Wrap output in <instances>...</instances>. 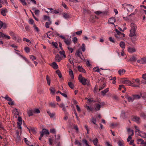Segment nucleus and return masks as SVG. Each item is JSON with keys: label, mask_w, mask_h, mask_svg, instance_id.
<instances>
[{"label": "nucleus", "mask_w": 146, "mask_h": 146, "mask_svg": "<svg viewBox=\"0 0 146 146\" xmlns=\"http://www.w3.org/2000/svg\"><path fill=\"white\" fill-rule=\"evenodd\" d=\"M130 27L131 29L130 31V33L129 36L130 37L135 36L136 35L135 32L137 28L136 25L134 23H132L130 25Z\"/></svg>", "instance_id": "1"}, {"label": "nucleus", "mask_w": 146, "mask_h": 146, "mask_svg": "<svg viewBox=\"0 0 146 146\" xmlns=\"http://www.w3.org/2000/svg\"><path fill=\"white\" fill-rule=\"evenodd\" d=\"M122 7L124 10L126 9L128 12L132 11L134 7L130 4L125 3L122 5Z\"/></svg>", "instance_id": "2"}, {"label": "nucleus", "mask_w": 146, "mask_h": 146, "mask_svg": "<svg viewBox=\"0 0 146 146\" xmlns=\"http://www.w3.org/2000/svg\"><path fill=\"white\" fill-rule=\"evenodd\" d=\"M78 79L79 82L84 85H86L87 84V82H88V79L85 78L84 77H82V75L81 74L79 75L78 77Z\"/></svg>", "instance_id": "3"}, {"label": "nucleus", "mask_w": 146, "mask_h": 146, "mask_svg": "<svg viewBox=\"0 0 146 146\" xmlns=\"http://www.w3.org/2000/svg\"><path fill=\"white\" fill-rule=\"evenodd\" d=\"M75 55L76 56L80 57L83 61H85V59L83 56L82 53L81 51H80V49H78L76 50Z\"/></svg>", "instance_id": "4"}, {"label": "nucleus", "mask_w": 146, "mask_h": 146, "mask_svg": "<svg viewBox=\"0 0 146 146\" xmlns=\"http://www.w3.org/2000/svg\"><path fill=\"white\" fill-rule=\"evenodd\" d=\"M122 82L123 84L128 86H131L133 84L132 82L127 79H123L122 80Z\"/></svg>", "instance_id": "5"}, {"label": "nucleus", "mask_w": 146, "mask_h": 146, "mask_svg": "<svg viewBox=\"0 0 146 146\" xmlns=\"http://www.w3.org/2000/svg\"><path fill=\"white\" fill-rule=\"evenodd\" d=\"M18 121L17 122V125H18V129H21V125L22 124V118L21 117H18Z\"/></svg>", "instance_id": "6"}, {"label": "nucleus", "mask_w": 146, "mask_h": 146, "mask_svg": "<svg viewBox=\"0 0 146 146\" xmlns=\"http://www.w3.org/2000/svg\"><path fill=\"white\" fill-rule=\"evenodd\" d=\"M59 107L60 108H62V110L66 114L67 113V112L66 111V107H68V106H66L65 107L63 103H61L59 105Z\"/></svg>", "instance_id": "7"}, {"label": "nucleus", "mask_w": 146, "mask_h": 146, "mask_svg": "<svg viewBox=\"0 0 146 146\" xmlns=\"http://www.w3.org/2000/svg\"><path fill=\"white\" fill-rule=\"evenodd\" d=\"M0 37L6 39H11V37L8 35H7L6 34L3 33L1 32H0Z\"/></svg>", "instance_id": "8"}, {"label": "nucleus", "mask_w": 146, "mask_h": 146, "mask_svg": "<svg viewBox=\"0 0 146 146\" xmlns=\"http://www.w3.org/2000/svg\"><path fill=\"white\" fill-rule=\"evenodd\" d=\"M133 120L137 123H139L140 122V118L137 116H134L133 118Z\"/></svg>", "instance_id": "9"}, {"label": "nucleus", "mask_w": 146, "mask_h": 146, "mask_svg": "<svg viewBox=\"0 0 146 146\" xmlns=\"http://www.w3.org/2000/svg\"><path fill=\"white\" fill-rule=\"evenodd\" d=\"M115 36L118 38H120L124 37L125 36V35L124 34L121 32V34H120L119 33L117 34H115Z\"/></svg>", "instance_id": "10"}, {"label": "nucleus", "mask_w": 146, "mask_h": 146, "mask_svg": "<svg viewBox=\"0 0 146 146\" xmlns=\"http://www.w3.org/2000/svg\"><path fill=\"white\" fill-rule=\"evenodd\" d=\"M116 19L115 17H112L109 19L108 22L110 24L113 25Z\"/></svg>", "instance_id": "11"}, {"label": "nucleus", "mask_w": 146, "mask_h": 146, "mask_svg": "<svg viewBox=\"0 0 146 146\" xmlns=\"http://www.w3.org/2000/svg\"><path fill=\"white\" fill-rule=\"evenodd\" d=\"M55 59L56 61L58 62H60L62 60L61 57L60 56V55L58 54H57L56 55Z\"/></svg>", "instance_id": "12"}, {"label": "nucleus", "mask_w": 146, "mask_h": 146, "mask_svg": "<svg viewBox=\"0 0 146 146\" xmlns=\"http://www.w3.org/2000/svg\"><path fill=\"white\" fill-rule=\"evenodd\" d=\"M47 113L51 118H53L55 115V113L54 112L51 113L50 111H47Z\"/></svg>", "instance_id": "13"}, {"label": "nucleus", "mask_w": 146, "mask_h": 146, "mask_svg": "<svg viewBox=\"0 0 146 146\" xmlns=\"http://www.w3.org/2000/svg\"><path fill=\"white\" fill-rule=\"evenodd\" d=\"M125 98L127 99L128 101L129 102H133V101L134 100L133 99V95L132 96H125Z\"/></svg>", "instance_id": "14"}, {"label": "nucleus", "mask_w": 146, "mask_h": 146, "mask_svg": "<svg viewBox=\"0 0 146 146\" xmlns=\"http://www.w3.org/2000/svg\"><path fill=\"white\" fill-rule=\"evenodd\" d=\"M92 142L95 146H100V145H98L97 143H98V141L97 138H96L94 139L93 140Z\"/></svg>", "instance_id": "15"}, {"label": "nucleus", "mask_w": 146, "mask_h": 146, "mask_svg": "<svg viewBox=\"0 0 146 146\" xmlns=\"http://www.w3.org/2000/svg\"><path fill=\"white\" fill-rule=\"evenodd\" d=\"M109 91V88H107L104 90L102 91L101 92V93L103 96H105L106 94V93L108 92Z\"/></svg>", "instance_id": "16"}, {"label": "nucleus", "mask_w": 146, "mask_h": 146, "mask_svg": "<svg viewBox=\"0 0 146 146\" xmlns=\"http://www.w3.org/2000/svg\"><path fill=\"white\" fill-rule=\"evenodd\" d=\"M120 47L123 49V50L124 49L125 47V43L123 41H121L119 43Z\"/></svg>", "instance_id": "17"}, {"label": "nucleus", "mask_w": 146, "mask_h": 146, "mask_svg": "<svg viewBox=\"0 0 146 146\" xmlns=\"http://www.w3.org/2000/svg\"><path fill=\"white\" fill-rule=\"evenodd\" d=\"M16 139L17 141H18L20 139V136L19 135V132L18 131H16Z\"/></svg>", "instance_id": "18"}, {"label": "nucleus", "mask_w": 146, "mask_h": 146, "mask_svg": "<svg viewBox=\"0 0 146 146\" xmlns=\"http://www.w3.org/2000/svg\"><path fill=\"white\" fill-rule=\"evenodd\" d=\"M64 41L65 44L68 45H70L72 42L71 39L68 40L66 39L65 40H64Z\"/></svg>", "instance_id": "19"}, {"label": "nucleus", "mask_w": 146, "mask_h": 146, "mask_svg": "<svg viewBox=\"0 0 146 146\" xmlns=\"http://www.w3.org/2000/svg\"><path fill=\"white\" fill-rule=\"evenodd\" d=\"M2 97L8 101H11L12 99L7 95H6L5 97L3 96H2Z\"/></svg>", "instance_id": "20"}, {"label": "nucleus", "mask_w": 146, "mask_h": 146, "mask_svg": "<svg viewBox=\"0 0 146 146\" xmlns=\"http://www.w3.org/2000/svg\"><path fill=\"white\" fill-rule=\"evenodd\" d=\"M69 74L71 77L72 79H74V77L72 70L71 69H70L69 70Z\"/></svg>", "instance_id": "21"}, {"label": "nucleus", "mask_w": 146, "mask_h": 146, "mask_svg": "<svg viewBox=\"0 0 146 146\" xmlns=\"http://www.w3.org/2000/svg\"><path fill=\"white\" fill-rule=\"evenodd\" d=\"M128 51L129 52L133 53L136 51V50L134 48L129 47V48Z\"/></svg>", "instance_id": "22"}, {"label": "nucleus", "mask_w": 146, "mask_h": 146, "mask_svg": "<svg viewBox=\"0 0 146 146\" xmlns=\"http://www.w3.org/2000/svg\"><path fill=\"white\" fill-rule=\"evenodd\" d=\"M78 70L80 72H83V73H85L86 72L85 70L82 67H81L80 66H78Z\"/></svg>", "instance_id": "23"}, {"label": "nucleus", "mask_w": 146, "mask_h": 146, "mask_svg": "<svg viewBox=\"0 0 146 146\" xmlns=\"http://www.w3.org/2000/svg\"><path fill=\"white\" fill-rule=\"evenodd\" d=\"M48 21L49 22H46L45 23V27L47 28H49V25H51L52 23V22L51 20Z\"/></svg>", "instance_id": "24"}, {"label": "nucleus", "mask_w": 146, "mask_h": 146, "mask_svg": "<svg viewBox=\"0 0 146 146\" xmlns=\"http://www.w3.org/2000/svg\"><path fill=\"white\" fill-rule=\"evenodd\" d=\"M101 108L100 105L98 104H95V109L97 111L99 110Z\"/></svg>", "instance_id": "25"}, {"label": "nucleus", "mask_w": 146, "mask_h": 146, "mask_svg": "<svg viewBox=\"0 0 146 146\" xmlns=\"http://www.w3.org/2000/svg\"><path fill=\"white\" fill-rule=\"evenodd\" d=\"M42 132L44 134L49 135V134L48 131L45 129H43Z\"/></svg>", "instance_id": "26"}, {"label": "nucleus", "mask_w": 146, "mask_h": 146, "mask_svg": "<svg viewBox=\"0 0 146 146\" xmlns=\"http://www.w3.org/2000/svg\"><path fill=\"white\" fill-rule=\"evenodd\" d=\"M117 144L118 146H124V143L123 141H119L117 142Z\"/></svg>", "instance_id": "27"}, {"label": "nucleus", "mask_w": 146, "mask_h": 146, "mask_svg": "<svg viewBox=\"0 0 146 146\" xmlns=\"http://www.w3.org/2000/svg\"><path fill=\"white\" fill-rule=\"evenodd\" d=\"M21 56L22 57L24 60L28 64H29V65H31V63L28 60V59L26 58L24 56H23L22 55H21Z\"/></svg>", "instance_id": "28"}, {"label": "nucleus", "mask_w": 146, "mask_h": 146, "mask_svg": "<svg viewBox=\"0 0 146 146\" xmlns=\"http://www.w3.org/2000/svg\"><path fill=\"white\" fill-rule=\"evenodd\" d=\"M125 72V70L124 69L119 70L118 71V74L120 75H123Z\"/></svg>", "instance_id": "29"}, {"label": "nucleus", "mask_w": 146, "mask_h": 146, "mask_svg": "<svg viewBox=\"0 0 146 146\" xmlns=\"http://www.w3.org/2000/svg\"><path fill=\"white\" fill-rule=\"evenodd\" d=\"M74 143L75 145H77L78 146H82V144L79 141L77 140H75L74 142Z\"/></svg>", "instance_id": "30"}, {"label": "nucleus", "mask_w": 146, "mask_h": 146, "mask_svg": "<svg viewBox=\"0 0 146 146\" xmlns=\"http://www.w3.org/2000/svg\"><path fill=\"white\" fill-rule=\"evenodd\" d=\"M52 66L53 68L55 69H57L58 67V65L55 62H53L52 63Z\"/></svg>", "instance_id": "31"}, {"label": "nucleus", "mask_w": 146, "mask_h": 146, "mask_svg": "<svg viewBox=\"0 0 146 146\" xmlns=\"http://www.w3.org/2000/svg\"><path fill=\"white\" fill-rule=\"evenodd\" d=\"M56 73L58 75L59 77L61 78L62 77V75L60 71L59 70H58L56 71Z\"/></svg>", "instance_id": "32"}, {"label": "nucleus", "mask_w": 146, "mask_h": 146, "mask_svg": "<svg viewBox=\"0 0 146 146\" xmlns=\"http://www.w3.org/2000/svg\"><path fill=\"white\" fill-rule=\"evenodd\" d=\"M132 82L133 83L138 84L140 82V81L138 78H137L135 79H133Z\"/></svg>", "instance_id": "33"}, {"label": "nucleus", "mask_w": 146, "mask_h": 146, "mask_svg": "<svg viewBox=\"0 0 146 146\" xmlns=\"http://www.w3.org/2000/svg\"><path fill=\"white\" fill-rule=\"evenodd\" d=\"M133 97L134 100L138 99L140 98V96L139 95H133Z\"/></svg>", "instance_id": "34"}, {"label": "nucleus", "mask_w": 146, "mask_h": 146, "mask_svg": "<svg viewBox=\"0 0 146 146\" xmlns=\"http://www.w3.org/2000/svg\"><path fill=\"white\" fill-rule=\"evenodd\" d=\"M63 17L65 19L69 18L70 17V15L68 13H63Z\"/></svg>", "instance_id": "35"}, {"label": "nucleus", "mask_w": 146, "mask_h": 146, "mask_svg": "<svg viewBox=\"0 0 146 146\" xmlns=\"http://www.w3.org/2000/svg\"><path fill=\"white\" fill-rule=\"evenodd\" d=\"M68 85L69 87L71 89H73L74 88V85L71 82H69L68 83Z\"/></svg>", "instance_id": "36"}, {"label": "nucleus", "mask_w": 146, "mask_h": 146, "mask_svg": "<svg viewBox=\"0 0 146 146\" xmlns=\"http://www.w3.org/2000/svg\"><path fill=\"white\" fill-rule=\"evenodd\" d=\"M50 90V93L52 94H54L55 92V89L53 87H50L49 89Z\"/></svg>", "instance_id": "37"}, {"label": "nucleus", "mask_w": 146, "mask_h": 146, "mask_svg": "<svg viewBox=\"0 0 146 146\" xmlns=\"http://www.w3.org/2000/svg\"><path fill=\"white\" fill-rule=\"evenodd\" d=\"M82 141L83 143H84L86 144V146H91L90 145H89L88 144V141L86 139H83L82 140Z\"/></svg>", "instance_id": "38"}, {"label": "nucleus", "mask_w": 146, "mask_h": 146, "mask_svg": "<svg viewBox=\"0 0 146 146\" xmlns=\"http://www.w3.org/2000/svg\"><path fill=\"white\" fill-rule=\"evenodd\" d=\"M43 19L45 21L46 20H48V21H50L51 20L50 19L49 17L46 16V15H44Z\"/></svg>", "instance_id": "39"}, {"label": "nucleus", "mask_w": 146, "mask_h": 146, "mask_svg": "<svg viewBox=\"0 0 146 146\" xmlns=\"http://www.w3.org/2000/svg\"><path fill=\"white\" fill-rule=\"evenodd\" d=\"M140 116L141 117L143 118L144 119H146V115L143 112L140 113Z\"/></svg>", "instance_id": "40"}, {"label": "nucleus", "mask_w": 146, "mask_h": 146, "mask_svg": "<svg viewBox=\"0 0 146 146\" xmlns=\"http://www.w3.org/2000/svg\"><path fill=\"white\" fill-rule=\"evenodd\" d=\"M46 79L47 81V84H48V85H50V79L49 78L48 75H47L46 76Z\"/></svg>", "instance_id": "41"}, {"label": "nucleus", "mask_w": 146, "mask_h": 146, "mask_svg": "<svg viewBox=\"0 0 146 146\" xmlns=\"http://www.w3.org/2000/svg\"><path fill=\"white\" fill-rule=\"evenodd\" d=\"M29 116H32L33 115V112L32 110H29L27 112Z\"/></svg>", "instance_id": "42"}, {"label": "nucleus", "mask_w": 146, "mask_h": 146, "mask_svg": "<svg viewBox=\"0 0 146 146\" xmlns=\"http://www.w3.org/2000/svg\"><path fill=\"white\" fill-rule=\"evenodd\" d=\"M49 105L52 108H56V105L54 103L52 102H50V103Z\"/></svg>", "instance_id": "43"}, {"label": "nucleus", "mask_w": 146, "mask_h": 146, "mask_svg": "<svg viewBox=\"0 0 146 146\" xmlns=\"http://www.w3.org/2000/svg\"><path fill=\"white\" fill-rule=\"evenodd\" d=\"M91 121L94 124L96 125V119L93 117L92 118Z\"/></svg>", "instance_id": "44"}, {"label": "nucleus", "mask_w": 146, "mask_h": 146, "mask_svg": "<svg viewBox=\"0 0 146 146\" xmlns=\"http://www.w3.org/2000/svg\"><path fill=\"white\" fill-rule=\"evenodd\" d=\"M81 49L82 51L83 52H84L85 50V44L83 43L81 46Z\"/></svg>", "instance_id": "45"}, {"label": "nucleus", "mask_w": 146, "mask_h": 146, "mask_svg": "<svg viewBox=\"0 0 146 146\" xmlns=\"http://www.w3.org/2000/svg\"><path fill=\"white\" fill-rule=\"evenodd\" d=\"M137 59L136 58V57L134 56H132L130 59V61H133L134 62Z\"/></svg>", "instance_id": "46"}, {"label": "nucleus", "mask_w": 146, "mask_h": 146, "mask_svg": "<svg viewBox=\"0 0 146 146\" xmlns=\"http://www.w3.org/2000/svg\"><path fill=\"white\" fill-rule=\"evenodd\" d=\"M93 70L94 72H99L100 71V69H99L98 67H94L93 68Z\"/></svg>", "instance_id": "47"}, {"label": "nucleus", "mask_w": 146, "mask_h": 146, "mask_svg": "<svg viewBox=\"0 0 146 146\" xmlns=\"http://www.w3.org/2000/svg\"><path fill=\"white\" fill-rule=\"evenodd\" d=\"M33 27L35 29V31H36L37 32H38L39 31V29L38 27L36 26L35 24H34L33 25Z\"/></svg>", "instance_id": "48"}, {"label": "nucleus", "mask_w": 146, "mask_h": 146, "mask_svg": "<svg viewBox=\"0 0 146 146\" xmlns=\"http://www.w3.org/2000/svg\"><path fill=\"white\" fill-rule=\"evenodd\" d=\"M24 50L25 52L27 53L29 52L30 51L29 48L28 47H25Z\"/></svg>", "instance_id": "49"}, {"label": "nucleus", "mask_w": 146, "mask_h": 146, "mask_svg": "<svg viewBox=\"0 0 146 146\" xmlns=\"http://www.w3.org/2000/svg\"><path fill=\"white\" fill-rule=\"evenodd\" d=\"M5 10H2L1 12V14L4 16L6 15Z\"/></svg>", "instance_id": "50"}, {"label": "nucleus", "mask_w": 146, "mask_h": 146, "mask_svg": "<svg viewBox=\"0 0 146 146\" xmlns=\"http://www.w3.org/2000/svg\"><path fill=\"white\" fill-rule=\"evenodd\" d=\"M142 64H146V57L142 58Z\"/></svg>", "instance_id": "51"}, {"label": "nucleus", "mask_w": 146, "mask_h": 146, "mask_svg": "<svg viewBox=\"0 0 146 146\" xmlns=\"http://www.w3.org/2000/svg\"><path fill=\"white\" fill-rule=\"evenodd\" d=\"M102 12V14L104 16L106 15L109 13V11H105Z\"/></svg>", "instance_id": "52"}, {"label": "nucleus", "mask_w": 146, "mask_h": 146, "mask_svg": "<svg viewBox=\"0 0 146 146\" xmlns=\"http://www.w3.org/2000/svg\"><path fill=\"white\" fill-rule=\"evenodd\" d=\"M112 98L113 99L115 100H118V97L116 95H114L112 97Z\"/></svg>", "instance_id": "53"}, {"label": "nucleus", "mask_w": 146, "mask_h": 146, "mask_svg": "<svg viewBox=\"0 0 146 146\" xmlns=\"http://www.w3.org/2000/svg\"><path fill=\"white\" fill-rule=\"evenodd\" d=\"M30 59H31L32 60H36V57L34 56L33 55H30Z\"/></svg>", "instance_id": "54"}, {"label": "nucleus", "mask_w": 146, "mask_h": 146, "mask_svg": "<svg viewBox=\"0 0 146 146\" xmlns=\"http://www.w3.org/2000/svg\"><path fill=\"white\" fill-rule=\"evenodd\" d=\"M106 86L105 84H103V85L100 86L99 90H102Z\"/></svg>", "instance_id": "55"}, {"label": "nucleus", "mask_w": 146, "mask_h": 146, "mask_svg": "<svg viewBox=\"0 0 146 146\" xmlns=\"http://www.w3.org/2000/svg\"><path fill=\"white\" fill-rule=\"evenodd\" d=\"M109 40L110 42H113V43H115V41L114 40V39L112 37H110L109 38Z\"/></svg>", "instance_id": "56"}, {"label": "nucleus", "mask_w": 146, "mask_h": 146, "mask_svg": "<svg viewBox=\"0 0 146 146\" xmlns=\"http://www.w3.org/2000/svg\"><path fill=\"white\" fill-rule=\"evenodd\" d=\"M50 131L51 133L55 134H56V131L55 129H50Z\"/></svg>", "instance_id": "57"}, {"label": "nucleus", "mask_w": 146, "mask_h": 146, "mask_svg": "<svg viewBox=\"0 0 146 146\" xmlns=\"http://www.w3.org/2000/svg\"><path fill=\"white\" fill-rule=\"evenodd\" d=\"M29 23L31 25L33 24V25L34 24H35L34 23V21L32 19H30L29 21Z\"/></svg>", "instance_id": "58"}, {"label": "nucleus", "mask_w": 146, "mask_h": 146, "mask_svg": "<svg viewBox=\"0 0 146 146\" xmlns=\"http://www.w3.org/2000/svg\"><path fill=\"white\" fill-rule=\"evenodd\" d=\"M59 11L56 10H53V11H52L50 13H54L55 14H57L59 13Z\"/></svg>", "instance_id": "59"}, {"label": "nucleus", "mask_w": 146, "mask_h": 146, "mask_svg": "<svg viewBox=\"0 0 146 146\" xmlns=\"http://www.w3.org/2000/svg\"><path fill=\"white\" fill-rule=\"evenodd\" d=\"M8 104L9 105L13 106L14 104V101L12 100L11 101H9V102H8Z\"/></svg>", "instance_id": "60"}, {"label": "nucleus", "mask_w": 146, "mask_h": 146, "mask_svg": "<svg viewBox=\"0 0 146 146\" xmlns=\"http://www.w3.org/2000/svg\"><path fill=\"white\" fill-rule=\"evenodd\" d=\"M78 40L77 38L76 37H74L72 39V41L74 43H75Z\"/></svg>", "instance_id": "61"}, {"label": "nucleus", "mask_w": 146, "mask_h": 146, "mask_svg": "<svg viewBox=\"0 0 146 146\" xmlns=\"http://www.w3.org/2000/svg\"><path fill=\"white\" fill-rule=\"evenodd\" d=\"M59 53L61 55H63L64 57H66V55H65V52L64 50L60 51L59 52Z\"/></svg>", "instance_id": "62"}, {"label": "nucleus", "mask_w": 146, "mask_h": 146, "mask_svg": "<svg viewBox=\"0 0 146 146\" xmlns=\"http://www.w3.org/2000/svg\"><path fill=\"white\" fill-rule=\"evenodd\" d=\"M34 112L36 113H39L40 112V110L38 109H35L34 110Z\"/></svg>", "instance_id": "63"}, {"label": "nucleus", "mask_w": 146, "mask_h": 146, "mask_svg": "<svg viewBox=\"0 0 146 146\" xmlns=\"http://www.w3.org/2000/svg\"><path fill=\"white\" fill-rule=\"evenodd\" d=\"M141 96L143 98H146V92L141 94Z\"/></svg>", "instance_id": "64"}]
</instances>
